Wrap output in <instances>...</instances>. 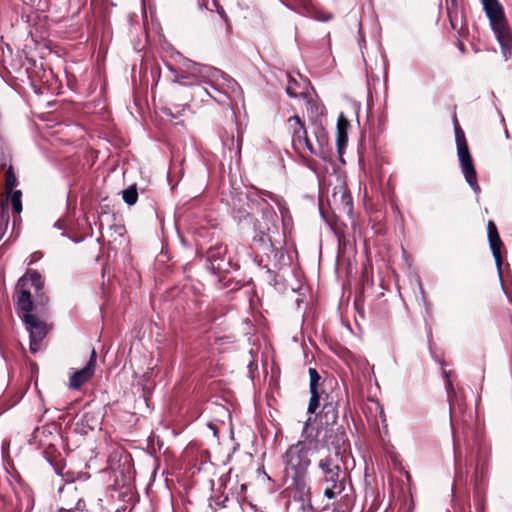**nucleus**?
<instances>
[{
    "mask_svg": "<svg viewBox=\"0 0 512 512\" xmlns=\"http://www.w3.org/2000/svg\"><path fill=\"white\" fill-rule=\"evenodd\" d=\"M49 298L44 291V280L36 270H31L19 278L14 295V303L19 317L29 333L30 351L35 354L41 349L46 337V324L32 312L45 307Z\"/></svg>",
    "mask_w": 512,
    "mask_h": 512,
    "instance_id": "1",
    "label": "nucleus"
},
{
    "mask_svg": "<svg viewBox=\"0 0 512 512\" xmlns=\"http://www.w3.org/2000/svg\"><path fill=\"white\" fill-rule=\"evenodd\" d=\"M350 454L340 445L328 449L317 463L318 483L325 498L332 500L340 496L350 482L348 461Z\"/></svg>",
    "mask_w": 512,
    "mask_h": 512,
    "instance_id": "2",
    "label": "nucleus"
},
{
    "mask_svg": "<svg viewBox=\"0 0 512 512\" xmlns=\"http://www.w3.org/2000/svg\"><path fill=\"white\" fill-rule=\"evenodd\" d=\"M492 30L500 44L504 58L512 54V33L505 19L504 11L498 0H481Z\"/></svg>",
    "mask_w": 512,
    "mask_h": 512,
    "instance_id": "3",
    "label": "nucleus"
},
{
    "mask_svg": "<svg viewBox=\"0 0 512 512\" xmlns=\"http://www.w3.org/2000/svg\"><path fill=\"white\" fill-rule=\"evenodd\" d=\"M310 448L305 442L299 441L291 445L283 456L285 478L307 476L311 464Z\"/></svg>",
    "mask_w": 512,
    "mask_h": 512,
    "instance_id": "4",
    "label": "nucleus"
},
{
    "mask_svg": "<svg viewBox=\"0 0 512 512\" xmlns=\"http://www.w3.org/2000/svg\"><path fill=\"white\" fill-rule=\"evenodd\" d=\"M206 268L212 274H222L229 272L231 260L227 257V246L218 243L211 246L205 255Z\"/></svg>",
    "mask_w": 512,
    "mask_h": 512,
    "instance_id": "5",
    "label": "nucleus"
},
{
    "mask_svg": "<svg viewBox=\"0 0 512 512\" xmlns=\"http://www.w3.org/2000/svg\"><path fill=\"white\" fill-rule=\"evenodd\" d=\"M175 60L186 72L195 75V81L210 84L212 77L220 76V70L209 65L194 62L177 52Z\"/></svg>",
    "mask_w": 512,
    "mask_h": 512,
    "instance_id": "6",
    "label": "nucleus"
},
{
    "mask_svg": "<svg viewBox=\"0 0 512 512\" xmlns=\"http://www.w3.org/2000/svg\"><path fill=\"white\" fill-rule=\"evenodd\" d=\"M457 155L460 162L461 172L476 195H479L481 188L477 181V172L473 163L472 156L470 154L467 142L456 144Z\"/></svg>",
    "mask_w": 512,
    "mask_h": 512,
    "instance_id": "7",
    "label": "nucleus"
},
{
    "mask_svg": "<svg viewBox=\"0 0 512 512\" xmlns=\"http://www.w3.org/2000/svg\"><path fill=\"white\" fill-rule=\"evenodd\" d=\"M220 74V76L212 77L209 84L210 87L220 94H223L225 97H229V94L240 97L242 95V89L237 81L221 70Z\"/></svg>",
    "mask_w": 512,
    "mask_h": 512,
    "instance_id": "8",
    "label": "nucleus"
},
{
    "mask_svg": "<svg viewBox=\"0 0 512 512\" xmlns=\"http://www.w3.org/2000/svg\"><path fill=\"white\" fill-rule=\"evenodd\" d=\"M96 351L92 349L88 363L85 367L75 371L69 379V387L79 389L83 384L88 382L94 375L96 365Z\"/></svg>",
    "mask_w": 512,
    "mask_h": 512,
    "instance_id": "9",
    "label": "nucleus"
},
{
    "mask_svg": "<svg viewBox=\"0 0 512 512\" xmlns=\"http://www.w3.org/2000/svg\"><path fill=\"white\" fill-rule=\"evenodd\" d=\"M286 480H291L293 488L291 502L305 503L311 502L310 486L307 482L306 476L289 477Z\"/></svg>",
    "mask_w": 512,
    "mask_h": 512,
    "instance_id": "10",
    "label": "nucleus"
},
{
    "mask_svg": "<svg viewBox=\"0 0 512 512\" xmlns=\"http://www.w3.org/2000/svg\"><path fill=\"white\" fill-rule=\"evenodd\" d=\"M316 144L312 143L308 136L303 140L302 145H297V148L304 147L306 148L312 155L324 158V147L328 143V135L327 132L322 127H318L315 131Z\"/></svg>",
    "mask_w": 512,
    "mask_h": 512,
    "instance_id": "11",
    "label": "nucleus"
},
{
    "mask_svg": "<svg viewBox=\"0 0 512 512\" xmlns=\"http://www.w3.org/2000/svg\"><path fill=\"white\" fill-rule=\"evenodd\" d=\"M487 232H488V240H489L490 249L492 251V254H493L496 266H497L499 278L501 279L502 278V272H501L502 258H501L500 249L502 246V241L500 239L497 227L495 226V224L492 221L488 222Z\"/></svg>",
    "mask_w": 512,
    "mask_h": 512,
    "instance_id": "12",
    "label": "nucleus"
},
{
    "mask_svg": "<svg viewBox=\"0 0 512 512\" xmlns=\"http://www.w3.org/2000/svg\"><path fill=\"white\" fill-rule=\"evenodd\" d=\"M448 19L453 30L461 33L466 26L464 14L459 9L457 0H445Z\"/></svg>",
    "mask_w": 512,
    "mask_h": 512,
    "instance_id": "13",
    "label": "nucleus"
},
{
    "mask_svg": "<svg viewBox=\"0 0 512 512\" xmlns=\"http://www.w3.org/2000/svg\"><path fill=\"white\" fill-rule=\"evenodd\" d=\"M289 128L292 133V143L295 148L297 145H302L303 140L307 136V130L305 128L304 122L297 116H291L288 119Z\"/></svg>",
    "mask_w": 512,
    "mask_h": 512,
    "instance_id": "14",
    "label": "nucleus"
},
{
    "mask_svg": "<svg viewBox=\"0 0 512 512\" xmlns=\"http://www.w3.org/2000/svg\"><path fill=\"white\" fill-rule=\"evenodd\" d=\"M167 69L172 75V81L182 86H192L200 83L195 81V75L186 72L181 66L175 68L174 66L167 64Z\"/></svg>",
    "mask_w": 512,
    "mask_h": 512,
    "instance_id": "15",
    "label": "nucleus"
},
{
    "mask_svg": "<svg viewBox=\"0 0 512 512\" xmlns=\"http://www.w3.org/2000/svg\"><path fill=\"white\" fill-rule=\"evenodd\" d=\"M439 363L443 367L442 376L445 380V390H446V394H447V400L449 402V407L451 410L453 408V406L455 405V403L458 402L457 394L454 389L453 383L450 379L451 372L444 369L445 362L443 360H440Z\"/></svg>",
    "mask_w": 512,
    "mask_h": 512,
    "instance_id": "16",
    "label": "nucleus"
},
{
    "mask_svg": "<svg viewBox=\"0 0 512 512\" xmlns=\"http://www.w3.org/2000/svg\"><path fill=\"white\" fill-rule=\"evenodd\" d=\"M223 145L228 150L229 158L238 162L241 158V139L239 137L234 138V136L227 137L223 140Z\"/></svg>",
    "mask_w": 512,
    "mask_h": 512,
    "instance_id": "17",
    "label": "nucleus"
},
{
    "mask_svg": "<svg viewBox=\"0 0 512 512\" xmlns=\"http://www.w3.org/2000/svg\"><path fill=\"white\" fill-rule=\"evenodd\" d=\"M18 499L17 509L19 512H29L34 506V499L28 490L16 493Z\"/></svg>",
    "mask_w": 512,
    "mask_h": 512,
    "instance_id": "18",
    "label": "nucleus"
},
{
    "mask_svg": "<svg viewBox=\"0 0 512 512\" xmlns=\"http://www.w3.org/2000/svg\"><path fill=\"white\" fill-rule=\"evenodd\" d=\"M123 201L128 205H134L138 200V192L136 185H130L122 192Z\"/></svg>",
    "mask_w": 512,
    "mask_h": 512,
    "instance_id": "19",
    "label": "nucleus"
},
{
    "mask_svg": "<svg viewBox=\"0 0 512 512\" xmlns=\"http://www.w3.org/2000/svg\"><path fill=\"white\" fill-rule=\"evenodd\" d=\"M289 512H317L311 502L297 503L290 502L288 506Z\"/></svg>",
    "mask_w": 512,
    "mask_h": 512,
    "instance_id": "20",
    "label": "nucleus"
},
{
    "mask_svg": "<svg viewBox=\"0 0 512 512\" xmlns=\"http://www.w3.org/2000/svg\"><path fill=\"white\" fill-rule=\"evenodd\" d=\"M18 184L13 167L10 165L5 174V188L7 192H12Z\"/></svg>",
    "mask_w": 512,
    "mask_h": 512,
    "instance_id": "21",
    "label": "nucleus"
},
{
    "mask_svg": "<svg viewBox=\"0 0 512 512\" xmlns=\"http://www.w3.org/2000/svg\"><path fill=\"white\" fill-rule=\"evenodd\" d=\"M11 197H10V200H11V205H12V208H13V211L17 214H20L21 211H22V201H21V197H22V192L20 190H15L12 192H8Z\"/></svg>",
    "mask_w": 512,
    "mask_h": 512,
    "instance_id": "22",
    "label": "nucleus"
},
{
    "mask_svg": "<svg viewBox=\"0 0 512 512\" xmlns=\"http://www.w3.org/2000/svg\"><path fill=\"white\" fill-rule=\"evenodd\" d=\"M348 142V136L346 131L337 132L336 145L339 158L343 161L342 155Z\"/></svg>",
    "mask_w": 512,
    "mask_h": 512,
    "instance_id": "23",
    "label": "nucleus"
},
{
    "mask_svg": "<svg viewBox=\"0 0 512 512\" xmlns=\"http://www.w3.org/2000/svg\"><path fill=\"white\" fill-rule=\"evenodd\" d=\"M340 200L341 204L343 205V210L348 213L352 212L353 200L350 193L346 189L341 191Z\"/></svg>",
    "mask_w": 512,
    "mask_h": 512,
    "instance_id": "24",
    "label": "nucleus"
},
{
    "mask_svg": "<svg viewBox=\"0 0 512 512\" xmlns=\"http://www.w3.org/2000/svg\"><path fill=\"white\" fill-rule=\"evenodd\" d=\"M310 393H311V397L309 400L307 410L309 413H315L319 407L320 395H319L318 391H310Z\"/></svg>",
    "mask_w": 512,
    "mask_h": 512,
    "instance_id": "25",
    "label": "nucleus"
},
{
    "mask_svg": "<svg viewBox=\"0 0 512 512\" xmlns=\"http://www.w3.org/2000/svg\"><path fill=\"white\" fill-rule=\"evenodd\" d=\"M287 78H288V84L286 87V93L291 98H297L298 93L296 91V88L298 86V82L296 79L292 78L289 74L287 75Z\"/></svg>",
    "mask_w": 512,
    "mask_h": 512,
    "instance_id": "26",
    "label": "nucleus"
},
{
    "mask_svg": "<svg viewBox=\"0 0 512 512\" xmlns=\"http://www.w3.org/2000/svg\"><path fill=\"white\" fill-rule=\"evenodd\" d=\"M309 377H310V391H318L317 387L319 381L321 379L318 371L315 368H309Z\"/></svg>",
    "mask_w": 512,
    "mask_h": 512,
    "instance_id": "27",
    "label": "nucleus"
},
{
    "mask_svg": "<svg viewBox=\"0 0 512 512\" xmlns=\"http://www.w3.org/2000/svg\"><path fill=\"white\" fill-rule=\"evenodd\" d=\"M9 224V215L3 211L0 216V240L3 238Z\"/></svg>",
    "mask_w": 512,
    "mask_h": 512,
    "instance_id": "28",
    "label": "nucleus"
},
{
    "mask_svg": "<svg viewBox=\"0 0 512 512\" xmlns=\"http://www.w3.org/2000/svg\"><path fill=\"white\" fill-rule=\"evenodd\" d=\"M456 144L466 143V138L457 120L454 122Z\"/></svg>",
    "mask_w": 512,
    "mask_h": 512,
    "instance_id": "29",
    "label": "nucleus"
},
{
    "mask_svg": "<svg viewBox=\"0 0 512 512\" xmlns=\"http://www.w3.org/2000/svg\"><path fill=\"white\" fill-rule=\"evenodd\" d=\"M214 92V94L208 90H206L207 94L214 99L217 103L223 104L225 103V96L223 94H220L219 92L215 91L213 88H211Z\"/></svg>",
    "mask_w": 512,
    "mask_h": 512,
    "instance_id": "30",
    "label": "nucleus"
},
{
    "mask_svg": "<svg viewBox=\"0 0 512 512\" xmlns=\"http://www.w3.org/2000/svg\"><path fill=\"white\" fill-rule=\"evenodd\" d=\"M348 125H349V123L344 118V115L340 114L338 121H337V132L346 131Z\"/></svg>",
    "mask_w": 512,
    "mask_h": 512,
    "instance_id": "31",
    "label": "nucleus"
},
{
    "mask_svg": "<svg viewBox=\"0 0 512 512\" xmlns=\"http://www.w3.org/2000/svg\"><path fill=\"white\" fill-rule=\"evenodd\" d=\"M314 18L318 21L327 22L332 19V15L324 11H317Z\"/></svg>",
    "mask_w": 512,
    "mask_h": 512,
    "instance_id": "32",
    "label": "nucleus"
},
{
    "mask_svg": "<svg viewBox=\"0 0 512 512\" xmlns=\"http://www.w3.org/2000/svg\"><path fill=\"white\" fill-rule=\"evenodd\" d=\"M212 4L216 8L217 13L223 18L225 23L228 24V17L224 9L218 4L216 0H213Z\"/></svg>",
    "mask_w": 512,
    "mask_h": 512,
    "instance_id": "33",
    "label": "nucleus"
},
{
    "mask_svg": "<svg viewBox=\"0 0 512 512\" xmlns=\"http://www.w3.org/2000/svg\"><path fill=\"white\" fill-rule=\"evenodd\" d=\"M42 258V253L41 252H34L32 255H31V259L30 261L28 262L29 265L33 264L35 261H38Z\"/></svg>",
    "mask_w": 512,
    "mask_h": 512,
    "instance_id": "34",
    "label": "nucleus"
},
{
    "mask_svg": "<svg viewBox=\"0 0 512 512\" xmlns=\"http://www.w3.org/2000/svg\"><path fill=\"white\" fill-rule=\"evenodd\" d=\"M54 227L59 229V230H65L66 229V225H65V222L63 219H59L55 222L54 224Z\"/></svg>",
    "mask_w": 512,
    "mask_h": 512,
    "instance_id": "35",
    "label": "nucleus"
},
{
    "mask_svg": "<svg viewBox=\"0 0 512 512\" xmlns=\"http://www.w3.org/2000/svg\"><path fill=\"white\" fill-rule=\"evenodd\" d=\"M358 44H359V47L361 50L366 47V41L364 39V36L361 34V32H359Z\"/></svg>",
    "mask_w": 512,
    "mask_h": 512,
    "instance_id": "36",
    "label": "nucleus"
},
{
    "mask_svg": "<svg viewBox=\"0 0 512 512\" xmlns=\"http://www.w3.org/2000/svg\"><path fill=\"white\" fill-rule=\"evenodd\" d=\"M198 5H199L200 9H203V7H205L206 9L212 11L211 8H209L204 2H201L200 0H198Z\"/></svg>",
    "mask_w": 512,
    "mask_h": 512,
    "instance_id": "37",
    "label": "nucleus"
},
{
    "mask_svg": "<svg viewBox=\"0 0 512 512\" xmlns=\"http://www.w3.org/2000/svg\"><path fill=\"white\" fill-rule=\"evenodd\" d=\"M208 426L211 429V431H213V435L216 436L217 435L216 427L213 424H209Z\"/></svg>",
    "mask_w": 512,
    "mask_h": 512,
    "instance_id": "38",
    "label": "nucleus"
},
{
    "mask_svg": "<svg viewBox=\"0 0 512 512\" xmlns=\"http://www.w3.org/2000/svg\"><path fill=\"white\" fill-rule=\"evenodd\" d=\"M458 48L462 53H465V46L462 42L458 43Z\"/></svg>",
    "mask_w": 512,
    "mask_h": 512,
    "instance_id": "39",
    "label": "nucleus"
},
{
    "mask_svg": "<svg viewBox=\"0 0 512 512\" xmlns=\"http://www.w3.org/2000/svg\"><path fill=\"white\" fill-rule=\"evenodd\" d=\"M264 476H265L268 480H270V476H268L265 472H264Z\"/></svg>",
    "mask_w": 512,
    "mask_h": 512,
    "instance_id": "40",
    "label": "nucleus"
},
{
    "mask_svg": "<svg viewBox=\"0 0 512 512\" xmlns=\"http://www.w3.org/2000/svg\"><path fill=\"white\" fill-rule=\"evenodd\" d=\"M62 236H64V237H68V235H67V233H66V232H63V233H62Z\"/></svg>",
    "mask_w": 512,
    "mask_h": 512,
    "instance_id": "41",
    "label": "nucleus"
},
{
    "mask_svg": "<svg viewBox=\"0 0 512 512\" xmlns=\"http://www.w3.org/2000/svg\"><path fill=\"white\" fill-rule=\"evenodd\" d=\"M505 136H506V137H509V133H508V131H507V130L505 131Z\"/></svg>",
    "mask_w": 512,
    "mask_h": 512,
    "instance_id": "42",
    "label": "nucleus"
},
{
    "mask_svg": "<svg viewBox=\"0 0 512 512\" xmlns=\"http://www.w3.org/2000/svg\"><path fill=\"white\" fill-rule=\"evenodd\" d=\"M228 500V496H225L223 502L227 501Z\"/></svg>",
    "mask_w": 512,
    "mask_h": 512,
    "instance_id": "43",
    "label": "nucleus"
}]
</instances>
